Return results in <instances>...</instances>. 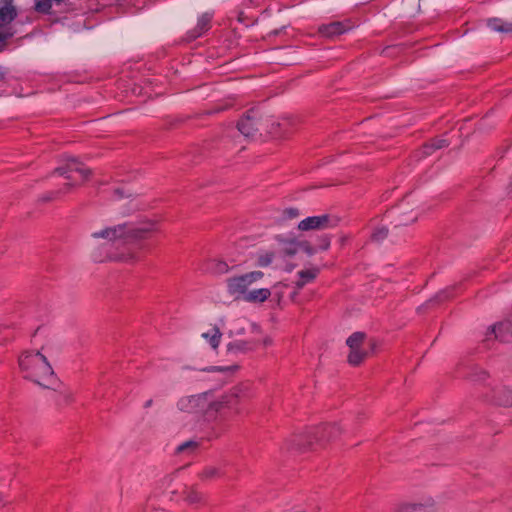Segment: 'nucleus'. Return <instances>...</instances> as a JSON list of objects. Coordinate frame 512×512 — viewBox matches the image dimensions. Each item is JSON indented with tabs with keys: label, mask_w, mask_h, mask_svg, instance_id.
<instances>
[{
	"label": "nucleus",
	"mask_w": 512,
	"mask_h": 512,
	"mask_svg": "<svg viewBox=\"0 0 512 512\" xmlns=\"http://www.w3.org/2000/svg\"><path fill=\"white\" fill-rule=\"evenodd\" d=\"M319 242H320V249L323 250V251H326L330 248V238L328 236H321L319 238Z\"/></svg>",
	"instance_id": "38"
},
{
	"label": "nucleus",
	"mask_w": 512,
	"mask_h": 512,
	"mask_svg": "<svg viewBox=\"0 0 512 512\" xmlns=\"http://www.w3.org/2000/svg\"><path fill=\"white\" fill-rule=\"evenodd\" d=\"M219 475H220V470L214 466L206 467L201 473V476L204 479H213L215 477H218Z\"/></svg>",
	"instance_id": "34"
},
{
	"label": "nucleus",
	"mask_w": 512,
	"mask_h": 512,
	"mask_svg": "<svg viewBox=\"0 0 512 512\" xmlns=\"http://www.w3.org/2000/svg\"><path fill=\"white\" fill-rule=\"evenodd\" d=\"M341 222V217L332 214L310 216L301 220L297 229L302 232L321 231L328 228H336Z\"/></svg>",
	"instance_id": "5"
},
{
	"label": "nucleus",
	"mask_w": 512,
	"mask_h": 512,
	"mask_svg": "<svg viewBox=\"0 0 512 512\" xmlns=\"http://www.w3.org/2000/svg\"><path fill=\"white\" fill-rule=\"evenodd\" d=\"M54 173L59 174L60 176H64L68 173L67 165L65 164L62 167H58L54 170Z\"/></svg>",
	"instance_id": "45"
},
{
	"label": "nucleus",
	"mask_w": 512,
	"mask_h": 512,
	"mask_svg": "<svg viewBox=\"0 0 512 512\" xmlns=\"http://www.w3.org/2000/svg\"><path fill=\"white\" fill-rule=\"evenodd\" d=\"M415 512H437V501L429 496L422 501H414Z\"/></svg>",
	"instance_id": "21"
},
{
	"label": "nucleus",
	"mask_w": 512,
	"mask_h": 512,
	"mask_svg": "<svg viewBox=\"0 0 512 512\" xmlns=\"http://www.w3.org/2000/svg\"><path fill=\"white\" fill-rule=\"evenodd\" d=\"M238 131L248 139H253L263 128V114L256 110H248L237 122Z\"/></svg>",
	"instance_id": "6"
},
{
	"label": "nucleus",
	"mask_w": 512,
	"mask_h": 512,
	"mask_svg": "<svg viewBox=\"0 0 512 512\" xmlns=\"http://www.w3.org/2000/svg\"><path fill=\"white\" fill-rule=\"evenodd\" d=\"M433 150H434V149H433V147H432L431 143L425 144V145L423 146V148H422V152H423V155H424V156H429V155H431V154H432V152H433Z\"/></svg>",
	"instance_id": "44"
},
{
	"label": "nucleus",
	"mask_w": 512,
	"mask_h": 512,
	"mask_svg": "<svg viewBox=\"0 0 512 512\" xmlns=\"http://www.w3.org/2000/svg\"><path fill=\"white\" fill-rule=\"evenodd\" d=\"M230 271L229 265L222 261V260H216L215 261V272L218 274H226Z\"/></svg>",
	"instance_id": "35"
},
{
	"label": "nucleus",
	"mask_w": 512,
	"mask_h": 512,
	"mask_svg": "<svg viewBox=\"0 0 512 512\" xmlns=\"http://www.w3.org/2000/svg\"><path fill=\"white\" fill-rule=\"evenodd\" d=\"M153 404H154V400L152 398H149L143 403V409H145V410L150 409L153 406Z\"/></svg>",
	"instance_id": "46"
},
{
	"label": "nucleus",
	"mask_w": 512,
	"mask_h": 512,
	"mask_svg": "<svg viewBox=\"0 0 512 512\" xmlns=\"http://www.w3.org/2000/svg\"><path fill=\"white\" fill-rule=\"evenodd\" d=\"M68 172L75 171V167H80L76 159H70L66 163Z\"/></svg>",
	"instance_id": "43"
},
{
	"label": "nucleus",
	"mask_w": 512,
	"mask_h": 512,
	"mask_svg": "<svg viewBox=\"0 0 512 512\" xmlns=\"http://www.w3.org/2000/svg\"><path fill=\"white\" fill-rule=\"evenodd\" d=\"M238 368V366H230V367H211L207 369L208 372H215V371H235Z\"/></svg>",
	"instance_id": "40"
},
{
	"label": "nucleus",
	"mask_w": 512,
	"mask_h": 512,
	"mask_svg": "<svg viewBox=\"0 0 512 512\" xmlns=\"http://www.w3.org/2000/svg\"><path fill=\"white\" fill-rule=\"evenodd\" d=\"M488 334H493L494 338L501 342H512V322L503 321L494 324L489 328Z\"/></svg>",
	"instance_id": "14"
},
{
	"label": "nucleus",
	"mask_w": 512,
	"mask_h": 512,
	"mask_svg": "<svg viewBox=\"0 0 512 512\" xmlns=\"http://www.w3.org/2000/svg\"><path fill=\"white\" fill-rule=\"evenodd\" d=\"M348 241V236L347 235H342L340 238H339V243L341 246H344L346 244V242Z\"/></svg>",
	"instance_id": "47"
},
{
	"label": "nucleus",
	"mask_w": 512,
	"mask_h": 512,
	"mask_svg": "<svg viewBox=\"0 0 512 512\" xmlns=\"http://www.w3.org/2000/svg\"><path fill=\"white\" fill-rule=\"evenodd\" d=\"M271 342H272V340H271L270 338H266V339L264 340V344H265V345H270V344H271Z\"/></svg>",
	"instance_id": "48"
},
{
	"label": "nucleus",
	"mask_w": 512,
	"mask_h": 512,
	"mask_svg": "<svg viewBox=\"0 0 512 512\" xmlns=\"http://www.w3.org/2000/svg\"><path fill=\"white\" fill-rule=\"evenodd\" d=\"M2 503H3V495H2V493L0 492V504H2Z\"/></svg>",
	"instance_id": "52"
},
{
	"label": "nucleus",
	"mask_w": 512,
	"mask_h": 512,
	"mask_svg": "<svg viewBox=\"0 0 512 512\" xmlns=\"http://www.w3.org/2000/svg\"><path fill=\"white\" fill-rule=\"evenodd\" d=\"M52 8L51 0H38L35 4V10L40 13L48 14Z\"/></svg>",
	"instance_id": "31"
},
{
	"label": "nucleus",
	"mask_w": 512,
	"mask_h": 512,
	"mask_svg": "<svg viewBox=\"0 0 512 512\" xmlns=\"http://www.w3.org/2000/svg\"><path fill=\"white\" fill-rule=\"evenodd\" d=\"M389 230L387 227H377L371 234V240L374 242H380L387 238Z\"/></svg>",
	"instance_id": "27"
},
{
	"label": "nucleus",
	"mask_w": 512,
	"mask_h": 512,
	"mask_svg": "<svg viewBox=\"0 0 512 512\" xmlns=\"http://www.w3.org/2000/svg\"><path fill=\"white\" fill-rule=\"evenodd\" d=\"M366 340L364 332H354L346 339V345L349 348L347 362L352 366H359L368 356V352L363 348Z\"/></svg>",
	"instance_id": "7"
},
{
	"label": "nucleus",
	"mask_w": 512,
	"mask_h": 512,
	"mask_svg": "<svg viewBox=\"0 0 512 512\" xmlns=\"http://www.w3.org/2000/svg\"><path fill=\"white\" fill-rule=\"evenodd\" d=\"M311 430L318 445L327 444L343 433V428L339 422H323L311 427Z\"/></svg>",
	"instance_id": "9"
},
{
	"label": "nucleus",
	"mask_w": 512,
	"mask_h": 512,
	"mask_svg": "<svg viewBox=\"0 0 512 512\" xmlns=\"http://www.w3.org/2000/svg\"><path fill=\"white\" fill-rule=\"evenodd\" d=\"M271 296V291L267 288L249 290L244 301L248 303H263Z\"/></svg>",
	"instance_id": "20"
},
{
	"label": "nucleus",
	"mask_w": 512,
	"mask_h": 512,
	"mask_svg": "<svg viewBox=\"0 0 512 512\" xmlns=\"http://www.w3.org/2000/svg\"><path fill=\"white\" fill-rule=\"evenodd\" d=\"M143 226H134L123 222V242L129 244H139L147 240L150 234L156 232L157 221L146 219Z\"/></svg>",
	"instance_id": "3"
},
{
	"label": "nucleus",
	"mask_w": 512,
	"mask_h": 512,
	"mask_svg": "<svg viewBox=\"0 0 512 512\" xmlns=\"http://www.w3.org/2000/svg\"><path fill=\"white\" fill-rule=\"evenodd\" d=\"M49 200H50V198H48V197H44V198L41 199V201H43V202L49 201Z\"/></svg>",
	"instance_id": "51"
},
{
	"label": "nucleus",
	"mask_w": 512,
	"mask_h": 512,
	"mask_svg": "<svg viewBox=\"0 0 512 512\" xmlns=\"http://www.w3.org/2000/svg\"><path fill=\"white\" fill-rule=\"evenodd\" d=\"M263 277L264 273L259 270L229 277L226 280L227 292L235 300H244L249 291V286Z\"/></svg>",
	"instance_id": "2"
},
{
	"label": "nucleus",
	"mask_w": 512,
	"mask_h": 512,
	"mask_svg": "<svg viewBox=\"0 0 512 512\" xmlns=\"http://www.w3.org/2000/svg\"><path fill=\"white\" fill-rule=\"evenodd\" d=\"M185 500L189 504H199L203 501V497L199 492L191 490L187 493Z\"/></svg>",
	"instance_id": "33"
},
{
	"label": "nucleus",
	"mask_w": 512,
	"mask_h": 512,
	"mask_svg": "<svg viewBox=\"0 0 512 512\" xmlns=\"http://www.w3.org/2000/svg\"><path fill=\"white\" fill-rule=\"evenodd\" d=\"M298 291H299V290H297V289L295 288V291H294V292L292 293V295H291V298H292V299H294V298L297 296Z\"/></svg>",
	"instance_id": "49"
},
{
	"label": "nucleus",
	"mask_w": 512,
	"mask_h": 512,
	"mask_svg": "<svg viewBox=\"0 0 512 512\" xmlns=\"http://www.w3.org/2000/svg\"><path fill=\"white\" fill-rule=\"evenodd\" d=\"M113 193L118 200L129 199L130 202H134L138 197V194L134 190L125 187H117L114 189Z\"/></svg>",
	"instance_id": "23"
},
{
	"label": "nucleus",
	"mask_w": 512,
	"mask_h": 512,
	"mask_svg": "<svg viewBox=\"0 0 512 512\" xmlns=\"http://www.w3.org/2000/svg\"><path fill=\"white\" fill-rule=\"evenodd\" d=\"M13 36V32L6 31L0 32V52L3 51L7 45V40Z\"/></svg>",
	"instance_id": "37"
},
{
	"label": "nucleus",
	"mask_w": 512,
	"mask_h": 512,
	"mask_svg": "<svg viewBox=\"0 0 512 512\" xmlns=\"http://www.w3.org/2000/svg\"><path fill=\"white\" fill-rule=\"evenodd\" d=\"M283 242L286 244L282 250L284 255L292 257L299 251L298 240H284Z\"/></svg>",
	"instance_id": "26"
},
{
	"label": "nucleus",
	"mask_w": 512,
	"mask_h": 512,
	"mask_svg": "<svg viewBox=\"0 0 512 512\" xmlns=\"http://www.w3.org/2000/svg\"><path fill=\"white\" fill-rule=\"evenodd\" d=\"M297 245L299 246V251H303L308 256H313L316 253V249L306 240L298 241Z\"/></svg>",
	"instance_id": "32"
},
{
	"label": "nucleus",
	"mask_w": 512,
	"mask_h": 512,
	"mask_svg": "<svg viewBox=\"0 0 512 512\" xmlns=\"http://www.w3.org/2000/svg\"><path fill=\"white\" fill-rule=\"evenodd\" d=\"M299 215H300L299 209L294 208V207L285 208L282 211L280 221L284 222L287 220H293V219H296L297 217H299Z\"/></svg>",
	"instance_id": "29"
},
{
	"label": "nucleus",
	"mask_w": 512,
	"mask_h": 512,
	"mask_svg": "<svg viewBox=\"0 0 512 512\" xmlns=\"http://www.w3.org/2000/svg\"><path fill=\"white\" fill-rule=\"evenodd\" d=\"M107 260L118 263H135L137 261V255L131 249H125L121 252L109 253Z\"/></svg>",
	"instance_id": "18"
},
{
	"label": "nucleus",
	"mask_w": 512,
	"mask_h": 512,
	"mask_svg": "<svg viewBox=\"0 0 512 512\" xmlns=\"http://www.w3.org/2000/svg\"><path fill=\"white\" fill-rule=\"evenodd\" d=\"M491 401L498 406H512V388L507 385H498L491 389Z\"/></svg>",
	"instance_id": "12"
},
{
	"label": "nucleus",
	"mask_w": 512,
	"mask_h": 512,
	"mask_svg": "<svg viewBox=\"0 0 512 512\" xmlns=\"http://www.w3.org/2000/svg\"><path fill=\"white\" fill-rule=\"evenodd\" d=\"M198 447V443L196 441H187L177 448V453H182L186 451L187 449L195 450Z\"/></svg>",
	"instance_id": "36"
},
{
	"label": "nucleus",
	"mask_w": 512,
	"mask_h": 512,
	"mask_svg": "<svg viewBox=\"0 0 512 512\" xmlns=\"http://www.w3.org/2000/svg\"><path fill=\"white\" fill-rule=\"evenodd\" d=\"M315 436L310 428L294 432L286 440L285 444L289 452L303 454L314 450Z\"/></svg>",
	"instance_id": "4"
},
{
	"label": "nucleus",
	"mask_w": 512,
	"mask_h": 512,
	"mask_svg": "<svg viewBox=\"0 0 512 512\" xmlns=\"http://www.w3.org/2000/svg\"><path fill=\"white\" fill-rule=\"evenodd\" d=\"M0 7V27L11 23L17 17V10L13 5V0H1Z\"/></svg>",
	"instance_id": "16"
},
{
	"label": "nucleus",
	"mask_w": 512,
	"mask_h": 512,
	"mask_svg": "<svg viewBox=\"0 0 512 512\" xmlns=\"http://www.w3.org/2000/svg\"><path fill=\"white\" fill-rule=\"evenodd\" d=\"M209 392L183 395L178 398L176 408L181 413L194 414L207 405Z\"/></svg>",
	"instance_id": "8"
},
{
	"label": "nucleus",
	"mask_w": 512,
	"mask_h": 512,
	"mask_svg": "<svg viewBox=\"0 0 512 512\" xmlns=\"http://www.w3.org/2000/svg\"><path fill=\"white\" fill-rule=\"evenodd\" d=\"M222 333L218 326L211 325L206 332L201 334V338L208 341L210 346L216 350L219 347Z\"/></svg>",
	"instance_id": "19"
},
{
	"label": "nucleus",
	"mask_w": 512,
	"mask_h": 512,
	"mask_svg": "<svg viewBox=\"0 0 512 512\" xmlns=\"http://www.w3.org/2000/svg\"><path fill=\"white\" fill-rule=\"evenodd\" d=\"M488 26L495 32L512 33V22L504 21L500 18L489 19Z\"/></svg>",
	"instance_id": "22"
},
{
	"label": "nucleus",
	"mask_w": 512,
	"mask_h": 512,
	"mask_svg": "<svg viewBox=\"0 0 512 512\" xmlns=\"http://www.w3.org/2000/svg\"><path fill=\"white\" fill-rule=\"evenodd\" d=\"M133 210H134V211H140V210H141V208L135 205V206L133 207Z\"/></svg>",
	"instance_id": "50"
},
{
	"label": "nucleus",
	"mask_w": 512,
	"mask_h": 512,
	"mask_svg": "<svg viewBox=\"0 0 512 512\" xmlns=\"http://www.w3.org/2000/svg\"><path fill=\"white\" fill-rule=\"evenodd\" d=\"M274 258H275L274 251L263 252V253L259 254V256L257 257V265L262 268L268 267L269 265L272 264Z\"/></svg>",
	"instance_id": "25"
},
{
	"label": "nucleus",
	"mask_w": 512,
	"mask_h": 512,
	"mask_svg": "<svg viewBox=\"0 0 512 512\" xmlns=\"http://www.w3.org/2000/svg\"><path fill=\"white\" fill-rule=\"evenodd\" d=\"M244 332V328L242 327H237L235 328L234 330H231L229 332V338L230 339H235V338H238L239 336H241Z\"/></svg>",
	"instance_id": "42"
},
{
	"label": "nucleus",
	"mask_w": 512,
	"mask_h": 512,
	"mask_svg": "<svg viewBox=\"0 0 512 512\" xmlns=\"http://www.w3.org/2000/svg\"><path fill=\"white\" fill-rule=\"evenodd\" d=\"M251 349L252 343L250 341L239 338L231 339L226 346V352L231 356L245 353Z\"/></svg>",
	"instance_id": "17"
},
{
	"label": "nucleus",
	"mask_w": 512,
	"mask_h": 512,
	"mask_svg": "<svg viewBox=\"0 0 512 512\" xmlns=\"http://www.w3.org/2000/svg\"><path fill=\"white\" fill-rule=\"evenodd\" d=\"M431 145L433 149L437 150L448 146V143L445 139H434L432 140Z\"/></svg>",
	"instance_id": "39"
},
{
	"label": "nucleus",
	"mask_w": 512,
	"mask_h": 512,
	"mask_svg": "<svg viewBox=\"0 0 512 512\" xmlns=\"http://www.w3.org/2000/svg\"><path fill=\"white\" fill-rule=\"evenodd\" d=\"M240 392V387H234L228 393L223 394L219 399L209 402L207 405L208 409L218 413L224 408L231 407L233 404L238 403Z\"/></svg>",
	"instance_id": "11"
},
{
	"label": "nucleus",
	"mask_w": 512,
	"mask_h": 512,
	"mask_svg": "<svg viewBox=\"0 0 512 512\" xmlns=\"http://www.w3.org/2000/svg\"><path fill=\"white\" fill-rule=\"evenodd\" d=\"M210 21L211 17L208 14H204L198 21L197 29L199 31L194 37H198L202 32L206 31L209 28Z\"/></svg>",
	"instance_id": "30"
},
{
	"label": "nucleus",
	"mask_w": 512,
	"mask_h": 512,
	"mask_svg": "<svg viewBox=\"0 0 512 512\" xmlns=\"http://www.w3.org/2000/svg\"><path fill=\"white\" fill-rule=\"evenodd\" d=\"M75 171L78 172L85 180H87L91 175L90 169H85L82 167H75Z\"/></svg>",
	"instance_id": "41"
},
{
	"label": "nucleus",
	"mask_w": 512,
	"mask_h": 512,
	"mask_svg": "<svg viewBox=\"0 0 512 512\" xmlns=\"http://www.w3.org/2000/svg\"><path fill=\"white\" fill-rule=\"evenodd\" d=\"M66 186H67L68 188H71L73 185H72L71 183H67V184H66Z\"/></svg>",
	"instance_id": "53"
},
{
	"label": "nucleus",
	"mask_w": 512,
	"mask_h": 512,
	"mask_svg": "<svg viewBox=\"0 0 512 512\" xmlns=\"http://www.w3.org/2000/svg\"><path fill=\"white\" fill-rule=\"evenodd\" d=\"M353 25L350 21L340 22L335 21L329 24H323L319 26L318 32L328 38H332L351 30Z\"/></svg>",
	"instance_id": "13"
},
{
	"label": "nucleus",
	"mask_w": 512,
	"mask_h": 512,
	"mask_svg": "<svg viewBox=\"0 0 512 512\" xmlns=\"http://www.w3.org/2000/svg\"><path fill=\"white\" fill-rule=\"evenodd\" d=\"M403 10L409 15L420 12V0H402Z\"/></svg>",
	"instance_id": "24"
},
{
	"label": "nucleus",
	"mask_w": 512,
	"mask_h": 512,
	"mask_svg": "<svg viewBox=\"0 0 512 512\" xmlns=\"http://www.w3.org/2000/svg\"><path fill=\"white\" fill-rule=\"evenodd\" d=\"M123 223L113 226H107L91 233L90 237L93 240H104L107 243H115L123 241Z\"/></svg>",
	"instance_id": "10"
},
{
	"label": "nucleus",
	"mask_w": 512,
	"mask_h": 512,
	"mask_svg": "<svg viewBox=\"0 0 512 512\" xmlns=\"http://www.w3.org/2000/svg\"><path fill=\"white\" fill-rule=\"evenodd\" d=\"M19 367L22 372L26 373V378L41 386L43 384L39 381L40 378L52 377L54 375L53 368L47 358L40 352H24L19 357ZM44 387L47 386L44 385Z\"/></svg>",
	"instance_id": "1"
},
{
	"label": "nucleus",
	"mask_w": 512,
	"mask_h": 512,
	"mask_svg": "<svg viewBox=\"0 0 512 512\" xmlns=\"http://www.w3.org/2000/svg\"><path fill=\"white\" fill-rule=\"evenodd\" d=\"M320 273L318 267H311L300 270L296 275L294 286L297 290H301L306 284L313 282Z\"/></svg>",
	"instance_id": "15"
},
{
	"label": "nucleus",
	"mask_w": 512,
	"mask_h": 512,
	"mask_svg": "<svg viewBox=\"0 0 512 512\" xmlns=\"http://www.w3.org/2000/svg\"><path fill=\"white\" fill-rule=\"evenodd\" d=\"M392 512H415L414 501H401L394 506Z\"/></svg>",
	"instance_id": "28"
}]
</instances>
